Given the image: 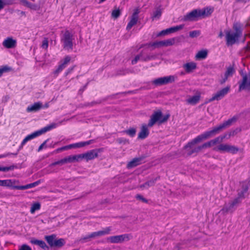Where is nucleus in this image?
I'll return each instance as SVG.
<instances>
[{
	"label": "nucleus",
	"instance_id": "nucleus-1",
	"mask_svg": "<svg viewBox=\"0 0 250 250\" xmlns=\"http://www.w3.org/2000/svg\"><path fill=\"white\" fill-rule=\"evenodd\" d=\"M234 121L235 119H229L227 121L224 122L223 124L220 125L219 126L214 127L211 130L204 132L202 134L196 137L191 142H188V144L184 146V149L188 151V155H190L193 153L200 151L202 149L207 148V146H204V144L201 146L195 147L191 150H188V148H191L192 146L196 144L201 142L203 140L212 137L218 134L223 129L225 128L227 126H229Z\"/></svg>",
	"mask_w": 250,
	"mask_h": 250
},
{
	"label": "nucleus",
	"instance_id": "nucleus-2",
	"mask_svg": "<svg viewBox=\"0 0 250 250\" xmlns=\"http://www.w3.org/2000/svg\"><path fill=\"white\" fill-rule=\"evenodd\" d=\"M57 124L55 123L51 124L47 126H45L44 127L42 128L41 129L35 131L31 134L27 135L22 141L21 143V146L20 148L22 147V146L29 141L31 140L32 139L38 137L41 134L50 130L53 128H55L57 127Z\"/></svg>",
	"mask_w": 250,
	"mask_h": 250
},
{
	"label": "nucleus",
	"instance_id": "nucleus-3",
	"mask_svg": "<svg viewBox=\"0 0 250 250\" xmlns=\"http://www.w3.org/2000/svg\"><path fill=\"white\" fill-rule=\"evenodd\" d=\"M62 46L65 50L68 51L73 50L74 38L73 35L68 31L66 30L62 35L61 39Z\"/></svg>",
	"mask_w": 250,
	"mask_h": 250
},
{
	"label": "nucleus",
	"instance_id": "nucleus-4",
	"mask_svg": "<svg viewBox=\"0 0 250 250\" xmlns=\"http://www.w3.org/2000/svg\"><path fill=\"white\" fill-rule=\"evenodd\" d=\"M169 117V115L163 116L161 111H155L151 116L148 123V126L152 127L155 124L158 123L161 124L166 122Z\"/></svg>",
	"mask_w": 250,
	"mask_h": 250
},
{
	"label": "nucleus",
	"instance_id": "nucleus-5",
	"mask_svg": "<svg viewBox=\"0 0 250 250\" xmlns=\"http://www.w3.org/2000/svg\"><path fill=\"white\" fill-rule=\"evenodd\" d=\"M213 150L216 151L226 152L232 154H236L239 151V148L234 146L227 144H220L214 147Z\"/></svg>",
	"mask_w": 250,
	"mask_h": 250
},
{
	"label": "nucleus",
	"instance_id": "nucleus-6",
	"mask_svg": "<svg viewBox=\"0 0 250 250\" xmlns=\"http://www.w3.org/2000/svg\"><path fill=\"white\" fill-rule=\"evenodd\" d=\"M132 238L131 234H124L119 235L110 236L107 238V242L111 243H122L125 241H128Z\"/></svg>",
	"mask_w": 250,
	"mask_h": 250
},
{
	"label": "nucleus",
	"instance_id": "nucleus-7",
	"mask_svg": "<svg viewBox=\"0 0 250 250\" xmlns=\"http://www.w3.org/2000/svg\"><path fill=\"white\" fill-rule=\"evenodd\" d=\"M241 34V31L237 30L236 32L227 31L226 32L227 44L231 45L238 40Z\"/></svg>",
	"mask_w": 250,
	"mask_h": 250
},
{
	"label": "nucleus",
	"instance_id": "nucleus-8",
	"mask_svg": "<svg viewBox=\"0 0 250 250\" xmlns=\"http://www.w3.org/2000/svg\"><path fill=\"white\" fill-rule=\"evenodd\" d=\"M242 80L239 82V90L244 89L250 90V70L248 73H241Z\"/></svg>",
	"mask_w": 250,
	"mask_h": 250
},
{
	"label": "nucleus",
	"instance_id": "nucleus-9",
	"mask_svg": "<svg viewBox=\"0 0 250 250\" xmlns=\"http://www.w3.org/2000/svg\"><path fill=\"white\" fill-rule=\"evenodd\" d=\"M239 203V199H235L228 204H225L219 212L223 214L232 212Z\"/></svg>",
	"mask_w": 250,
	"mask_h": 250
},
{
	"label": "nucleus",
	"instance_id": "nucleus-10",
	"mask_svg": "<svg viewBox=\"0 0 250 250\" xmlns=\"http://www.w3.org/2000/svg\"><path fill=\"white\" fill-rule=\"evenodd\" d=\"M156 58V56L153 54H146L144 52L142 51L139 54L135 56V58L132 61V64H136L138 61L143 62H147Z\"/></svg>",
	"mask_w": 250,
	"mask_h": 250
},
{
	"label": "nucleus",
	"instance_id": "nucleus-11",
	"mask_svg": "<svg viewBox=\"0 0 250 250\" xmlns=\"http://www.w3.org/2000/svg\"><path fill=\"white\" fill-rule=\"evenodd\" d=\"M175 39L171 38L166 40L150 42L147 45L148 46L154 47V48H160L163 46H171L174 44Z\"/></svg>",
	"mask_w": 250,
	"mask_h": 250
},
{
	"label": "nucleus",
	"instance_id": "nucleus-12",
	"mask_svg": "<svg viewBox=\"0 0 250 250\" xmlns=\"http://www.w3.org/2000/svg\"><path fill=\"white\" fill-rule=\"evenodd\" d=\"M202 18L200 14V9H196L184 16L183 20L185 21H194Z\"/></svg>",
	"mask_w": 250,
	"mask_h": 250
},
{
	"label": "nucleus",
	"instance_id": "nucleus-13",
	"mask_svg": "<svg viewBox=\"0 0 250 250\" xmlns=\"http://www.w3.org/2000/svg\"><path fill=\"white\" fill-rule=\"evenodd\" d=\"M230 87L227 86L221 90L218 91L213 94L212 97L208 100L209 102L213 101H219L223 98L229 91Z\"/></svg>",
	"mask_w": 250,
	"mask_h": 250
},
{
	"label": "nucleus",
	"instance_id": "nucleus-14",
	"mask_svg": "<svg viewBox=\"0 0 250 250\" xmlns=\"http://www.w3.org/2000/svg\"><path fill=\"white\" fill-rule=\"evenodd\" d=\"M70 60L71 57L69 56H66L63 60L60 62V63L58 68L53 72V74L55 77L57 76L66 67L67 65L70 62Z\"/></svg>",
	"mask_w": 250,
	"mask_h": 250
},
{
	"label": "nucleus",
	"instance_id": "nucleus-15",
	"mask_svg": "<svg viewBox=\"0 0 250 250\" xmlns=\"http://www.w3.org/2000/svg\"><path fill=\"white\" fill-rule=\"evenodd\" d=\"M99 150L92 149L86 153L81 154L82 159H84L86 161L93 160L98 156Z\"/></svg>",
	"mask_w": 250,
	"mask_h": 250
},
{
	"label": "nucleus",
	"instance_id": "nucleus-16",
	"mask_svg": "<svg viewBox=\"0 0 250 250\" xmlns=\"http://www.w3.org/2000/svg\"><path fill=\"white\" fill-rule=\"evenodd\" d=\"M226 134L219 136L214 138V139L211 140L210 141L204 143V146H207L208 148L214 146L217 144H220L223 141L224 139L226 138Z\"/></svg>",
	"mask_w": 250,
	"mask_h": 250
},
{
	"label": "nucleus",
	"instance_id": "nucleus-17",
	"mask_svg": "<svg viewBox=\"0 0 250 250\" xmlns=\"http://www.w3.org/2000/svg\"><path fill=\"white\" fill-rule=\"evenodd\" d=\"M2 45L6 48H14L17 45V40L12 37L6 38L2 42Z\"/></svg>",
	"mask_w": 250,
	"mask_h": 250
},
{
	"label": "nucleus",
	"instance_id": "nucleus-18",
	"mask_svg": "<svg viewBox=\"0 0 250 250\" xmlns=\"http://www.w3.org/2000/svg\"><path fill=\"white\" fill-rule=\"evenodd\" d=\"M183 67L187 73L193 72L197 67L196 63L193 62H187L183 65Z\"/></svg>",
	"mask_w": 250,
	"mask_h": 250
},
{
	"label": "nucleus",
	"instance_id": "nucleus-19",
	"mask_svg": "<svg viewBox=\"0 0 250 250\" xmlns=\"http://www.w3.org/2000/svg\"><path fill=\"white\" fill-rule=\"evenodd\" d=\"M16 182L17 181L15 180H0V186L8 187L16 189L15 187H20V186L15 185Z\"/></svg>",
	"mask_w": 250,
	"mask_h": 250
},
{
	"label": "nucleus",
	"instance_id": "nucleus-20",
	"mask_svg": "<svg viewBox=\"0 0 250 250\" xmlns=\"http://www.w3.org/2000/svg\"><path fill=\"white\" fill-rule=\"evenodd\" d=\"M148 125L144 124L142 125L141 131L138 134V138L144 139L146 138L149 134V130L148 129Z\"/></svg>",
	"mask_w": 250,
	"mask_h": 250
},
{
	"label": "nucleus",
	"instance_id": "nucleus-21",
	"mask_svg": "<svg viewBox=\"0 0 250 250\" xmlns=\"http://www.w3.org/2000/svg\"><path fill=\"white\" fill-rule=\"evenodd\" d=\"M66 164L72 163L81 161L82 159L81 154L74 155H69L65 157Z\"/></svg>",
	"mask_w": 250,
	"mask_h": 250
},
{
	"label": "nucleus",
	"instance_id": "nucleus-22",
	"mask_svg": "<svg viewBox=\"0 0 250 250\" xmlns=\"http://www.w3.org/2000/svg\"><path fill=\"white\" fill-rule=\"evenodd\" d=\"M42 107V103L37 102L27 107L26 111L28 112H36L40 110Z\"/></svg>",
	"mask_w": 250,
	"mask_h": 250
},
{
	"label": "nucleus",
	"instance_id": "nucleus-23",
	"mask_svg": "<svg viewBox=\"0 0 250 250\" xmlns=\"http://www.w3.org/2000/svg\"><path fill=\"white\" fill-rule=\"evenodd\" d=\"M142 160L143 158L142 157L135 158L133 159H132L131 161L128 162V163L127 165V167L128 168H131L135 167H136L141 164Z\"/></svg>",
	"mask_w": 250,
	"mask_h": 250
},
{
	"label": "nucleus",
	"instance_id": "nucleus-24",
	"mask_svg": "<svg viewBox=\"0 0 250 250\" xmlns=\"http://www.w3.org/2000/svg\"><path fill=\"white\" fill-rule=\"evenodd\" d=\"M20 3L22 5L26 6L31 9L37 10L38 9L37 5L32 3L27 0H18Z\"/></svg>",
	"mask_w": 250,
	"mask_h": 250
},
{
	"label": "nucleus",
	"instance_id": "nucleus-25",
	"mask_svg": "<svg viewBox=\"0 0 250 250\" xmlns=\"http://www.w3.org/2000/svg\"><path fill=\"white\" fill-rule=\"evenodd\" d=\"M213 11V8L210 7L200 9V14L202 18L209 16Z\"/></svg>",
	"mask_w": 250,
	"mask_h": 250
},
{
	"label": "nucleus",
	"instance_id": "nucleus-26",
	"mask_svg": "<svg viewBox=\"0 0 250 250\" xmlns=\"http://www.w3.org/2000/svg\"><path fill=\"white\" fill-rule=\"evenodd\" d=\"M93 142V140H89L88 141H86V142H79V143H75V144H70L69 147H71V148H80V147H83L85 146L89 145Z\"/></svg>",
	"mask_w": 250,
	"mask_h": 250
},
{
	"label": "nucleus",
	"instance_id": "nucleus-27",
	"mask_svg": "<svg viewBox=\"0 0 250 250\" xmlns=\"http://www.w3.org/2000/svg\"><path fill=\"white\" fill-rule=\"evenodd\" d=\"M200 99V94H198L192 97H189V98L187 99L186 102L188 104L191 105H195L199 102Z\"/></svg>",
	"mask_w": 250,
	"mask_h": 250
},
{
	"label": "nucleus",
	"instance_id": "nucleus-28",
	"mask_svg": "<svg viewBox=\"0 0 250 250\" xmlns=\"http://www.w3.org/2000/svg\"><path fill=\"white\" fill-rule=\"evenodd\" d=\"M31 243L33 244L38 245L44 250H47L48 247L46 245L45 243L42 240H39L37 239H32L31 240Z\"/></svg>",
	"mask_w": 250,
	"mask_h": 250
},
{
	"label": "nucleus",
	"instance_id": "nucleus-29",
	"mask_svg": "<svg viewBox=\"0 0 250 250\" xmlns=\"http://www.w3.org/2000/svg\"><path fill=\"white\" fill-rule=\"evenodd\" d=\"M159 179V177H157L154 179L150 180L149 181H148L147 182H146L145 184L141 185L140 186V188L142 189H144V188L147 189L148 188L154 186L156 181Z\"/></svg>",
	"mask_w": 250,
	"mask_h": 250
},
{
	"label": "nucleus",
	"instance_id": "nucleus-30",
	"mask_svg": "<svg viewBox=\"0 0 250 250\" xmlns=\"http://www.w3.org/2000/svg\"><path fill=\"white\" fill-rule=\"evenodd\" d=\"M40 183V181H37L35 182L26 185L25 186H20V187H15L16 188V189L18 190H24L26 189L30 188H32L33 187H36V186L38 185Z\"/></svg>",
	"mask_w": 250,
	"mask_h": 250
},
{
	"label": "nucleus",
	"instance_id": "nucleus-31",
	"mask_svg": "<svg viewBox=\"0 0 250 250\" xmlns=\"http://www.w3.org/2000/svg\"><path fill=\"white\" fill-rule=\"evenodd\" d=\"M208 55V51L206 50L199 51L196 55L195 58L196 60H203L206 58Z\"/></svg>",
	"mask_w": 250,
	"mask_h": 250
},
{
	"label": "nucleus",
	"instance_id": "nucleus-32",
	"mask_svg": "<svg viewBox=\"0 0 250 250\" xmlns=\"http://www.w3.org/2000/svg\"><path fill=\"white\" fill-rule=\"evenodd\" d=\"M248 188L247 187L243 188V189L238 192V197L236 199H239V203L241 202L242 199L244 198L248 192Z\"/></svg>",
	"mask_w": 250,
	"mask_h": 250
},
{
	"label": "nucleus",
	"instance_id": "nucleus-33",
	"mask_svg": "<svg viewBox=\"0 0 250 250\" xmlns=\"http://www.w3.org/2000/svg\"><path fill=\"white\" fill-rule=\"evenodd\" d=\"M138 21V18H135V17L131 16V19H130L129 22H128V24L127 25V26L126 28V30L129 31L132 27V26H133L137 23Z\"/></svg>",
	"mask_w": 250,
	"mask_h": 250
},
{
	"label": "nucleus",
	"instance_id": "nucleus-34",
	"mask_svg": "<svg viewBox=\"0 0 250 250\" xmlns=\"http://www.w3.org/2000/svg\"><path fill=\"white\" fill-rule=\"evenodd\" d=\"M56 235H51L48 236H46L45 237V239L48 244L50 246V247H53L54 246V243L55 241Z\"/></svg>",
	"mask_w": 250,
	"mask_h": 250
},
{
	"label": "nucleus",
	"instance_id": "nucleus-35",
	"mask_svg": "<svg viewBox=\"0 0 250 250\" xmlns=\"http://www.w3.org/2000/svg\"><path fill=\"white\" fill-rule=\"evenodd\" d=\"M14 3V0H0V11L6 5H12Z\"/></svg>",
	"mask_w": 250,
	"mask_h": 250
},
{
	"label": "nucleus",
	"instance_id": "nucleus-36",
	"mask_svg": "<svg viewBox=\"0 0 250 250\" xmlns=\"http://www.w3.org/2000/svg\"><path fill=\"white\" fill-rule=\"evenodd\" d=\"M162 79L163 85L171 83L174 81V77L173 76L164 77H162Z\"/></svg>",
	"mask_w": 250,
	"mask_h": 250
},
{
	"label": "nucleus",
	"instance_id": "nucleus-37",
	"mask_svg": "<svg viewBox=\"0 0 250 250\" xmlns=\"http://www.w3.org/2000/svg\"><path fill=\"white\" fill-rule=\"evenodd\" d=\"M184 27V24H181L179 25H177L175 26L171 27L170 28H167L168 34H170L172 33L175 32L178 30L182 29Z\"/></svg>",
	"mask_w": 250,
	"mask_h": 250
},
{
	"label": "nucleus",
	"instance_id": "nucleus-38",
	"mask_svg": "<svg viewBox=\"0 0 250 250\" xmlns=\"http://www.w3.org/2000/svg\"><path fill=\"white\" fill-rule=\"evenodd\" d=\"M41 208V204L39 202H36L32 205L30 209V212L33 214L36 210H38Z\"/></svg>",
	"mask_w": 250,
	"mask_h": 250
},
{
	"label": "nucleus",
	"instance_id": "nucleus-39",
	"mask_svg": "<svg viewBox=\"0 0 250 250\" xmlns=\"http://www.w3.org/2000/svg\"><path fill=\"white\" fill-rule=\"evenodd\" d=\"M112 228L111 227H107L102 230L98 231L100 236L110 234Z\"/></svg>",
	"mask_w": 250,
	"mask_h": 250
},
{
	"label": "nucleus",
	"instance_id": "nucleus-40",
	"mask_svg": "<svg viewBox=\"0 0 250 250\" xmlns=\"http://www.w3.org/2000/svg\"><path fill=\"white\" fill-rule=\"evenodd\" d=\"M64 243L65 242L63 239H59L58 240L55 239L53 247H61L64 244Z\"/></svg>",
	"mask_w": 250,
	"mask_h": 250
},
{
	"label": "nucleus",
	"instance_id": "nucleus-41",
	"mask_svg": "<svg viewBox=\"0 0 250 250\" xmlns=\"http://www.w3.org/2000/svg\"><path fill=\"white\" fill-rule=\"evenodd\" d=\"M234 72H235V70L233 68V67L232 66H229V67L227 68V70L225 74L226 76L229 77H231L232 76V75L233 74Z\"/></svg>",
	"mask_w": 250,
	"mask_h": 250
},
{
	"label": "nucleus",
	"instance_id": "nucleus-42",
	"mask_svg": "<svg viewBox=\"0 0 250 250\" xmlns=\"http://www.w3.org/2000/svg\"><path fill=\"white\" fill-rule=\"evenodd\" d=\"M121 15V11L119 8H116L114 9L111 13V16L113 18L117 19Z\"/></svg>",
	"mask_w": 250,
	"mask_h": 250
},
{
	"label": "nucleus",
	"instance_id": "nucleus-43",
	"mask_svg": "<svg viewBox=\"0 0 250 250\" xmlns=\"http://www.w3.org/2000/svg\"><path fill=\"white\" fill-rule=\"evenodd\" d=\"M162 12L160 9H157L154 12L153 14V16L152 17V20H154L156 19H159V18L161 16Z\"/></svg>",
	"mask_w": 250,
	"mask_h": 250
},
{
	"label": "nucleus",
	"instance_id": "nucleus-44",
	"mask_svg": "<svg viewBox=\"0 0 250 250\" xmlns=\"http://www.w3.org/2000/svg\"><path fill=\"white\" fill-rule=\"evenodd\" d=\"M65 164H66V161H65V158H64L59 161H58L57 162L52 163L50 165V167H52L53 166H55L58 165H62Z\"/></svg>",
	"mask_w": 250,
	"mask_h": 250
},
{
	"label": "nucleus",
	"instance_id": "nucleus-45",
	"mask_svg": "<svg viewBox=\"0 0 250 250\" xmlns=\"http://www.w3.org/2000/svg\"><path fill=\"white\" fill-rule=\"evenodd\" d=\"M189 35L191 38L197 37L200 35V31L199 30H194L190 32Z\"/></svg>",
	"mask_w": 250,
	"mask_h": 250
},
{
	"label": "nucleus",
	"instance_id": "nucleus-46",
	"mask_svg": "<svg viewBox=\"0 0 250 250\" xmlns=\"http://www.w3.org/2000/svg\"><path fill=\"white\" fill-rule=\"evenodd\" d=\"M11 68L7 66H4L0 68V77L2 76L4 72L11 70Z\"/></svg>",
	"mask_w": 250,
	"mask_h": 250
},
{
	"label": "nucleus",
	"instance_id": "nucleus-47",
	"mask_svg": "<svg viewBox=\"0 0 250 250\" xmlns=\"http://www.w3.org/2000/svg\"><path fill=\"white\" fill-rule=\"evenodd\" d=\"M14 166L4 167L0 166V171L6 172V171H8L9 170H13L14 169Z\"/></svg>",
	"mask_w": 250,
	"mask_h": 250
},
{
	"label": "nucleus",
	"instance_id": "nucleus-48",
	"mask_svg": "<svg viewBox=\"0 0 250 250\" xmlns=\"http://www.w3.org/2000/svg\"><path fill=\"white\" fill-rule=\"evenodd\" d=\"M125 132L130 136L133 137L135 135L136 130L134 128H130L127 130H126Z\"/></svg>",
	"mask_w": 250,
	"mask_h": 250
},
{
	"label": "nucleus",
	"instance_id": "nucleus-49",
	"mask_svg": "<svg viewBox=\"0 0 250 250\" xmlns=\"http://www.w3.org/2000/svg\"><path fill=\"white\" fill-rule=\"evenodd\" d=\"M153 83L154 84L156 85H163L162 77L159 78L158 79H156L154 80L153 81Z\"/></svg>",
	"mask_w": 250,
	"mask_h": 250
},
{
	"label": "nucleus",
	"instance_id": "nucleus-50",
	"mask_svg": "<svg viewBox=\"0 0 250 250\" xmlns=\"http://www.w3.org/2000/svg\"><path fill=\"white\" fill-rule=\"evenodd\" d=\"M48 46V42L47 39L44 38L42 41V48L47 49Z\"/></svg>",
	"mask_w": 250,
	"mask_h": 250
},
{
	"label": "nucleus",
	"instance_id": "nucleus-51",
	"mask_svg": "<svg viewBox=\"0 0 250 250\" xmlns=\"http://www.w3.org/2000/svg\"><path fill=\"white\" fill-rule=\"evenodd\" d=\"M228 78H229V77H228V76H226V75H225V74H224V75H222V76H221V80H220V83L221 84H223V83H224L226 82V81L227 80V79H228Z\"/></svg>",
	"mask_w": 250,
	"mask_h": 250
},
{
	"label": "nucleus",
	"instance_id": "nucleus-52",
	"mask_svg": "<svg viewBox=\"0 0 250 250\" xmlns=\"http://www.w3.org/2000/svg\"><path fill=\"white\" fill-rule=\"evenodd\" d=\"M136 198L138 200L142 201L144 203H147V200L146 198H144L143 196L140 194L136 195Z\"/></svg>",
	"mask_w": 250,
	"mask_h": 250
},
{
	"label": "nucleus",
	"instance_id": "nucleus-53",
	"mask_svg": "<svg viewBox=\"0 0 250 250\" xmlns=\"http://www.w3.org/2000/svg\"><path fill=\"white\" fill-rule=\"evenodd\" d=\"M19 250H32L31 248L27 246V245H22L21 248L19 249Z\"/></svg>",
	"mask_w": 250,
	"mask_h": 250
},
{
	"label": "nucleus",
	"instance_id": "nucleus-54",
	"mask_svg": "<svg viewBox=\"0 0 250 250\" xmlns=\"http://www.w3.org/2000/svg\"><path fill=\"white\" fill-rule=\"evenodd\" d=\"M99 236H100L99 231L94 232L89 234V237H91V239L95 238Z\"/></svg>",
	"mask_w": 250,
	"mask_h": 250
},
{
	"label": "nucleus",
	"instance_id": "nucleus-55",
	"mask_svg": "<svg viewBox=\"0 0 250 250\" xmlns=\"http://www.w3.org/2000/svg\"><path fill=\"white\" fill-rule=\"evenodd\" d=\"M90 239H91V238L89 237V234L84 237H82L80 239V241L83 243V242H86L88 240H90Z\"/></svg>",
	"mask_w": 250,
	"mask_h": 250
},
{
	"label": "nucleus",
	"instance_id": "nucleus-56",
	"mask_svg": "<svg viewBox=\"0 0 250 250\" xmlns=\"http://www.w3.org/2000/svg\"><path fill=\"white\" fill-rule=\"evenodd\" d=\"M168 34V29H166V30H164L161 31L159 34L158 36H164L166 35H167Z\"/></svg>",
	"mask_w": 250,
	"mask_h": 250
},
{
	"label": "nucleus",
	"instance_id": "nucleus-57",
	"mask_svg": "<svg viewBox=\"0 0 250 250\" xmlns=\"http://www.w3.org/2000/svg\"><path fill=\"white\" fill-rule=\"evenodd\" d=\"M139 12V10L138 9H136L134 10V12L131 16L138 18V14Z\"/></svg>",
	"mask_w": 250,
	"mask_h": 250
},
{
	"label": "nucleus",
	"instance_id": "nucleus-58",
	"mask_svg": "<svg viewBox=\"0 0 250 250\" xmlns=\"http://www.w3.org/2000/svg\"><path fill=\"white\" fill-rule=\"evenodd\" d=\"M47 142V140H46L45 142H44L38 148V151H41L43 147V146H44V145H45L46 143Z\"/></svg>",
	"mask_w": 250,
	"mask_h": 250
},
{
	"label": "nucleus",
	"instance_id": "nucleus-59",
	"mask_svg": "<svg viewBox=\"0 0 250 250\" xmlns=\"http://www.w3.org/2000/svg\"><path fill=\"white\" fill-rule=\"evenodd\" d=\"M17 13L21 15V16H25V13L24 11H20V10H17Z\"/></svg>",
	"mask_w": 250,
	"mask_h": 250
},
{
	"label": "nucleus",
	"instance_id": "nucleus-60",
	"mask_svg": "<svg viewBox=\"0 0 250 250\" xmlns=\"http://www.w3.org/2000/svg\"><path fill=\"white\" fill-rule=\"evenodd\" d=\"M11 154H13V153H6V154H2V155H0V158H4V157H7Z\"/></svg>",
	"mask_w": 250,
	"mask_h": 250
},
{
	"label": "nucleus",
	"instance_id": "nucleus-61",
	"mask_svg": "<svg viewBox=\"0 0 250 250\" xmlns=\"http://www.w3.org/2000/svg\"><path fill=\"white\" fill-rule=\"evenodd\" d=\"M69 146H70V145H68V146H63V147H62L61 148V150H65V149H71V147H69Z\"/></svg>",
	"mask_w": 250,
	"mask_h": 250
},
{
	"label": "nucleus",
	"instance_id": "nucleus-62",
	"mask_svg": "<svg viewBox=\"0 0 250 250\" xmlns=\"http://www.w3.org/2000/svg\"><path fill=\"white\" fill-rule=\"evenodd\" d=\"M73 68L68 69L67 72L66 73V74L67 75L69 73H70L71 71H72Z\"/></svg>",
	"mask_w": 250,
	"mask_h": 250
},
{
	"label": "nucleus",
	"instance_id": "nucleus-63",
	"mask_svg": "<svg viewBox=\"0 0 250 250\" xmlns=\"http://www.w3.org/2000/svg\"><path fill=\"white\" fill-rule=\"evenodd\" d=\"M247 50L250 52V43L247 46Z\"/></svg>",
	"mask_w": 250,
	"mask_h": 250
},
{
	"label": "nucleus",
	"instance_id": "nucleus-64",
	"mask_svg": "<svg viewBox=\"0 0 250 250\" xmlns=\"http://www.w3.org/2000/svg\"><path fill=\"white\" fill-rule=\"evenodd\" d=\"M48 107H49V104L48 103L45 104L44 106V107L48 108Z\"/></svg>",
	"mask_w": 250,
	"mask_h": 250
}]
</instances>
